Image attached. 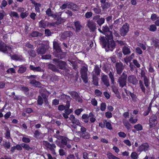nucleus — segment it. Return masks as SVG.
Wrapping results in <instances>:
<instances>
[{
  "label": "nucleus",
  "mask_w": 159,
  "mask_h": 159,
  "mask_svg": "<svg viewBox=\"0 0 159 159\" xmlns=\"http://www.w3.org/2000/svg\"><path fill=\"white\" fill-rule=\"evenodd\" d=\"M52 56L50 54H48L43 55L42 57V58L43 59H51Z\"/></svg>",
  "instance_id": "603ef678"
},
{
  "label": "nucleus",
  "mask_w": 159,
  "mask_h": 159,
  "mask_svg": "<svg viewBox=\"0 0 159 159\" xmlns=\"http://www.w3.org/2000/svg\"><path fill=\"white\" fill-rule=\"evenodd\" d=\"M124 124L128 130L131 128V125L127 121L124 122Z\"/></svg>",
  "instance_id": "a18cd8bd"
},
{
  "label": "nucleus",
  "mask_w": 159,
  "mask_h": 159,
  "mask_svg": "<svg viewBox=\"0 0 159 159\" xmlns=\"http://www.w3.org/2000/svg\"><path fill=\"white\" fill-rule=\"evenodd\" d=\"M109 77L111 80V84L114 85L115 84V79L114 76V74L113 73L110 71L108 74Z\"/></svg>",
  "instance_id": "c756f323"
},
{
  "label": "nucleus",
  "mask_w": 159,
  "mask_h": 159,
  "mask_svg": "<svg viewBox=\"0 0 159 159\" xmlns=\"http://www.w3.org/2000/svg\"><path fill=\"white\" fill-rule=\"evenodd\" d=\"M3 146L7 148H9L10 147V143L9 142H5L3 144Z\"/></svg>",
  "instance_id": "69168bd1"
},
{
  "label": "nucleus",
  "mask_w": 159,
  "mask_h": 159,
  "mask_svg": "<svg viewBox=\"0 0 159 159\" xmlns=\"http://www.w3.org/2000/svg\"><path fill=\"white\" fill-rule=\"evenodd\" d=\"M26 68L24 66H21L19 68L18 70V72L19 73L22 74L26 71Z\"/></svg>",
  "instance_id": "e433bc0d"
},
{
  "label": "nucleus",
  "mask_w": 159,
  "mask_h": 159,
  "mask_svg": "<svg viewBox=\"0 0 159 159\" xmlns=\"http://www.w3.org/2000/svg\"><path fill=\"white\" fill-rule=\"evenodd\" d=\"M30 83L34 86L37 87L38 85H40L41 83L39 81H37L35 80H30Z\"/></svg>",
  "instance_id": "7c9ffc66"
},
{
  "label": "nucleus",
  "mask_w": 159,
  "mask_h": 159,
  "mask_svg": "<svg viewBox=\"0 0 159 159\" xmlns=\"http://www.w3.org/2000/svg\"><path fill=\"white\" fill-rule=\"evenodd\" d=\"M70 95L74 99H75L79 95L78 93L75 91H72L70 93Z\"/></svg>",
  "instance_id": "6e6d98bb"
},
{
  "label": "nucleus",
  "mask_w": 159,
  "mask_h": 159,
  "mask_svg": "<svg viewBox=\"0 0 159 159\" xmlns=\"http://www.w3.org/2000/svg\"><path fill=\"white\" fill-rule=\"evenodd\" d=\"M105 19L104 18H100L96 22L99 26H101L105 22Z\"/></svg>",
  "instance_id": "72a5a7b5"
},
{
  "label": "nucleus",
  "mask_w": 159,
  "mask_h": 159,
  "mask_svg": "<svg viewBox=\"0 0 159 159\" xmlns=\"http://www.w3.org/2000/svg\"><path fill=\"white\" fill-rule=\"evenodd\" d=\"M150 148L149 144L147 143H143L139 146L137 148L138 152H142L143 151L146 152L148 151Z\"/></svg>",
  "instance_id": "9d476101"
},
{
  "label": "nucleus",
  "mask_w": 159,
  "mask_h": 159,
  "mask_svg": "<svg viewBox=\"0 0 159 159\" xmlns=\"http://www.w3.org/2000/svg\"><path fill=\"white\" fill-rule=\"evenodd\" d=\"M6 47V44L0 40V51L3 52H6L7 51Z\"/></svg>",
  "instance_id": "aec40b11"
},
{
  "label": "nucleus",
  "mask_w": 159,
  "mask_h": 159,
  "mask_svg": "<svg viewBox=\"0 0 159 159\" xmlns=\"http://www.w3.org/2000/svg\"><path fill=\"white\" fill-rule=\"evenodd\" d=\"M68 8H70L73 10L76 11L78 9L77 5L72 2H68Z\"/></svg>",
  "instance_id": "5701e85b"
},
{
  "label": "nucleus",
  "mask_w": 159,
  "mask_h": 159,
  "mask_svg": "<svg viewBox=\"0 0 159 159\" xmlns=\"http://www.w3.org/2000/svg\"><path fill=\"white\" fill-rule=\"evenodd\" d=\"M47 15L49 16H52V12L50 8H48L46 11Z\"/></svg>",
  "instance_id": "0e129e2a"
},
{
  "label": "nucleus",
  "mask_w": 159,
  "mask_h": 159,
  "mask_svg": "<svg viewBox=\"0 0 159 159\" xmlns=\"http://www.w3.org/2000/svg\"><path fill=\"white\" fill-rule=\"evenodd\" d=\"M152 42L154 46L156 47L159 46V40L158 39H153Z\"/></svg>",
  "instance_id": "5fc2aeb1"
},
{
  "label": "nucleus",
  "mask_w": 159,
  "mask_h": 159,
  "mask_svg": "<svg viewBox=\"0 0 159 159\" xmlns=\"http://www.w3.org/2000/svg\"><path fill=\"white\" fill-rule=\"evenodd\" d=\"M119 75L118 80L117 83L119 86L123 88L126 86L127 83V75L124 72L122 73V74Z\"/></svg>",
  "instance_id": "f257e3e1"
},
{
  "label": "nucleus",
  "mask_w": 159,
  "mask_h": 159,
  "mask_svg": "<svg viewBox=\"0 0 159 159\" xmlns=\"http://www.w3.org/2000/svg\"><path fill=\"white\" fill-rule=\"evenodd\" d=\"M73 35V33L70 31H66L63 33L61 35V39H66L68 37H70Z\"/></svg>",
  "instance_id": "2eb2a0df"
},
{
  "label": "nucleus",
  "mask_w": 159,
  "mask_h": 159,
  "mask_svg": "<svg viewBox=\"0 0 159 159\" xmlns=\"http://www.w3.org/2000/svg\"><path fill=\"white\" fill-rule=\"evenodd\" d=\"M38 104L40 105H42L43 103V100L42 98L40 96L38 97V99L37 100Z\"/></svg>",
  "instance_id": "37998d69"
},
{
  "label": "nucleus",
  "mask_w": 159,
  "mask_h": 159,
  "mask_svg": "<svg viewBox=\"0 0 159 159\" xmlns=\"http://www.w3.org/2000/svg\"><path fill=\"white\" fill-rule=\"evenodd\" d=\"M129 93L132 101L134 102H136L137 100V98L136 95L133 93L130 92H129Z\"/></svg>",
  "instance_id": "58836bf2"
},
{
  "label": "nucleus",
  "mask_w": 159,
  "mask_h": 159,
  "mask_svg": "<svg viewBox=\"0 0 159 159\" xmlns=\"http://www.w3.org/2000/svg\"><path fill=\"white\" fill-rule=\"evenodd\" d=\"M94 13L96 14H100L101 12V10L98 7H95L93 9Z\"/></svg>",
  "instance_id": "de8ad7c7"
},
{
  "label": "nucleus",
  "mask_w": 159,
  "mask_h": 159,
  "mask_svg": "<svg viewBox=\"0 0 159 159\" xmlns=\"http://www.w3.org/2000/svg\"><path fill=\"white\" fill-rule=\"evenodd\" d=\"M137 121L138 120L137 119H134L133 117L131 116H130V118L129 119V121L132 124H135L137 122Z\"/></svg>",
  "instance_id": "052dcab7"
},
{
  "label": "nucleus",
  "mask_w": 159,
  "mask_h": 159,
  "mask_svg": "<svg viewBox=\"0 0 159 159\" xmlns=\"http://www.w3.org/2000/svg\"><path fill=\"white\" fill-rule=\"evenodd\" d=\"M144 81L145 86L146 87H148L149 86V80L147 77H145V78H144Z\"/></svg>",
  "instance_id": "774afa93"
},
{
  "label": "nucleus",
  "mask_w": 159,
  "mask_h": 159,
  "mask_svg": "<svg viewBox=\"0 0 159 159\" xmlns=\"http://www.w3.org/2000/svg\"><path fill=\"white\" fill-rule=\"evenodd\" d=\"M29 68L30 70H32L34 71L42 72L43 70L39 66L35 67L33 65H30Z\"/></svg>",
  "instance_id": "6ab92c4d"
},
{
  "label": "nucleus",
  "mask_w": 159,
  "mask_h": 159,
  "mask_svg": "<svg viewBox=\"0 0 159 159\" xmlns=\"http://www.w3.org/2000/svg\"><path fill=\"white\" fill-rule=\"evenodd\" d=\"M53 48L55 50V52L61 51V50L57 43L56 42H53Z\"/></svg>",
  "instance_id": "f704fd0d"
},
{
  "label": "nucleus",
  "mask_w": 159,
  "mask_h": 159,
  "mask_svg": "<svg viewBox=\"0 0 159 159\" xmlns=\"http://www.w3.org/2000/svg\"><path fill=\"white\" fill-rule=\"evenodd\" d=\"M24 50L26 51H28V53L30 57H34L36 56V53L34 50L31 49L27 51L26 49H24Z\"/></svg>",
  "instance_id": "cd10ccee"
},
{
  "label": "nucleus",
  "mask_w": 159,
  "mask_h": 159,
  "mask_svg": "<svg viewBox=\"0 0 159 159\" xmlns=\"http://www.w3.org/2000/svg\"><path fill=\"white\" fill-rule=\"evenodd\" d=\"M69 119L71 121L72 123L73 124H75L77 125H79L80 124L79 120L75 118V116L73 115H70Z\"/></svg>",
  "instance_id": "f3484780"
},
{
  "label": "nucleus",
  "mask_w": 159,
  "mask_h": 159,
  "mask_svg": "<svg viewBox=\"0 0 159 159\" xmlns=\"http://www.w3.org/2000/svg\"><path fill=\"white\" fill-rule=\"evenodd\" d=\"M54 55L55 57H57L59 59H62L64 58L66 56L65 53L63 52L61 50L56 52H54Z\"/></svg>",
  "instance_id": "4468645a"
},
{
  "label": "nucleus",
  "mask_w": 159,
  "mask_h": 159,
  "mask_svg": "<svg viewBox=\"0 0 159 159\" xmlns=\"http://www.w3.org/2000/svg\"><path fill=\"white\" fill-rule=\"evenodd\" d=\"M157 123V117L155 115L151 116L149 119V124L150 128L155 127Z\"/></svg>",
  "instance_id": "1a4fd4ad"
},
{
  "label": "nucleus",
  "mask_w": 159,
  "mask_h": 159,
  "mask_svg": "<svg viewBox=\"0 0 159 159\" xmlns=\"http://www.w3.org/2000/svg\"><path fill=\"white\" fill-rule=\"evenodd\" d=\"M48 48L47 46H40L37 49L36 51L38 55L45 54Z\"/></svg>",
  "instance_id": "f8f14e48"
},
{
  "label": "nucleus",
  "mask_w": 159,
  "mask_h": 159,
  "mask_svg": "<svg viewBox=\"0 0 159 159\" xmlns=\"http://www.w3.org/2000/svg\"><path fill=\"white\" fill-rule=\"evenodd\" d=\"M122 51L124 55H128L130 53V48L125 46L122 48Z\"/></svg>",
  "instance_id": "b1692460"
},
{
  "label": "nucleus",
  "mask_w": 159,
  "mask_h": 159,
  "mask_svg": "<svg viewBox=\"0 0 159 159\" xmlns=\"http://www.w3.org/2000/svg\"><path fill=\"white\" fill-rule=\"evenodd\" d=\"M22 141L24 143H28L30 142V138L26 137H23L22 138Z\"/></svg>",
  "instance_id": "13d9d810"
},
{
  "label": "nucleus",
  "mask_w": 159,
  "mask_h": 159,
  "mask_svg": "<svg viewBox=\"0 0 159 159\" xmlns=\"http://www.w3.org/2000/svg\"><path fill=\"white\" fill-rule=\"evenodd\" d=\"M107 157L109 159H120L118 157L114 156L110 152L108 153L107 154Z\"/></svg>",
  "instance_id": "4c0bfd02"
},
{
  "label": "nucleus",
  "mask_w": 159,
  "mask_h": 159,
  "mask_svg": "<svg viewBox=\"0 0 159 159\" xmlns=\"http://www.w3.org/2000/svg\"><path fill=\"white\" fill-rule=\"evenodd\" d=\"M131 157L132 159H137L138 157V155L136 152H133L131 154Z\"/></svg>",
  "instance_id": "09e8293b"
},
{
  "label": "nucleus",
  "mask_w": 159,
  "mask_h": 159,
  "mask_svg": "<svg viewBox=\"0 0 159 159\" xmlns=\"http://www.w3.org/2000/svg\"><path fill=\"white\" fill-rule=\"evenodd\" d=\"M110 40H107V43L104 47L107 52L112 51L116 47V44L115 41L112 39Z\"/></svg>",
  "instance_id": "20e7f679"
},
{
  "label": "nucleus",
  "mask_w": 159,
  "mask_h": 159,
  "mask_svg": "<svg viewBox=\"0 0 159 159\" xmlns=\"http://www.w3.org/2000/svg\"><path fill=\"white\" fill-rule=\"evenodd\" d=\"M134 128L137 131L141 130L143 129L142 126L140 124L135 125L134 126Z\"/></svg>",
  "instance_id": "79ce46f5"
},
{
  "label": "nucleus",
  "mask_w": 159,
  "mask_h": 159,
  "mask_svg": "<svg viewBox=\"0 0 159 159\" xmlns=\"http://www.w3.org/2000/svg\"><path fill=\"white\" fill-rule=\"evenodd\" d=\"M128 81L134 85H136L138 83V80L136 77L133 75H129L127 77Z\"/></svg>",
  "instance_id": "ddd939ff"
},
{
  "label": "nucleus",
  "mask_w": 159,
  "mask_h": 159,
  "mask_svg": "<svg viewBox=\"0 0 159 159\" xmlns=\"http://www.w3.org/2000/svg\"><path fill=\"white\" fill-rule=\"evenodd\" d=\"M46 24L44 20H42L39 22V27L45 28L46 27Z\"/></svg>",
  "instance_id": "a19ab883"
},
{
  "label": "nucleus",
  "mask_w": 159,
  "mask_h": 159,
  "mask_svg": "<svg viewBox=\"0 0 159 159\" xmlns=\"http://www.w3.org/2000/svg\"><path fill=\"white\" fill-rule=\"evenodd\" d=\"M101 80L103 83L104 85L107 87L109 86L110 85L109 80L108 76L106 75H103L102 76Z\"/></svg>",
  "instance_id": "dca6fc26"
},
{
  "label": "nucleus",
  "mask_w": 159,
  "mask_h": 159,
  "mask_svg": "<svg viewBox=\"0 0 159 159\" xmlns=\"http://www.w3.org/2000/svg\"><path fill=\"white\" fill-rule=\"evenodd\" d=\"M65 21V19L59 17L57 19L56 24L57 25H59L61 24L62 23L64 22Z\"/></svg>",
  "instance_id": "c03bdc74"
},
{
  "label": "nucleus",
  "mask_w": 159,
  "mask_h": 159,
  "mask_svg": "<svg viewBox=\"0 0 159 159\" xmlns=\"http://www.w3.org/2000/svg\"><path fill=\"white\" fill-rule=\"evenodd\" d=\"M68 140V139L64 136L61 140V142L57 140L55 141L56 144L58 146L61 148H65L66 144H67Z\"/></svg>",
  "instance_id": "39448f33"
},
{
  "label": "nucleus",
  "mask_w": 159,
  "mask_h": 159,
  "mask_svg": "<svg viewBox=\"0 0 159 159\" xmlns=\"http://www.w3.org/2000/svg\"><path fill=\"white\" fill-rule=\"evenodd\" d=\"M93 13L91 11L87 12L85 14V16L86 18L89 19L91 17Z\"/></svg>",
  "instance_id": "864d4df0"
},
{
  "label": "nucleus",
  "mask_w": 159,
  "mask_h": 159,
  "mask_svg": "<svg viewBox=\"0 0 159 159\" xmlns=\"http://www.w3.org/2000/svg\"><path fill=\"white\" fill-rule=\"evenodd\" d=\"M48 68L54 72H59V70L56 66L52 64L49 63L48 66Z\"/></svg>",
  "instance_id": "412c9836"
},
{
  "label": "nucleus",
  "mask_w": 159,
  "mask_h": 159,
  "mask_svg": "<svg viewBox=\"0 0 159 159\" xmlns=\"http://www.w3.org/2000/svg\"><path fill=\"white\" fill-rule=\"evenodd\" d=\"M93 84L96 85L97 86L98 85V77L95 75V74H93Z\"/></svg>",
  "instance_id": "c85d7f7f"
},
{
  "label": "nucleus",
  "mask_w": 159,
  "mask_h": 159,
  "mask_svg": "<svg viewBox=\"0 0 159 159\" xmlns=\"http://www.w3.org/2000/svg\"><path fill=\"white\" fill-rule=\"evenodd\" d=\"M115 68L117 74L120 75L124 70L125 66L121 62H117L115 65Z\"/></svg>",
  "instance_id": "6e6552de"
},
{
  "label": "nucleus",
  "mask_w": 159,
  "mask_h": 159,
  "mask_svg": "<svg viewBox=\"0 0 159 159\" xmlns=\"http://www.w3.org/2000/svg\"><path fill=\"white\" fill-rule=\"evenodd\" d=\"M86 25L91 31L94 32L96 29V24L92 20H88Z\"/></svg>",
  "instance_id": "9b49d317"
},
{
  "label": "nucleus",
  "mask_w": 159,
  "mask_h": 159,
  "mask_svg": "<svg viewBox=\"0 0 159 159\" xmlns=\"http://www.w3.org/2000/svg\"><path fill=\"white\" fill-rule=\"evenodd\" d=\"M78 133L80 134V137L84 139H89L90 138V134L87 132L81 134L80 132H79Z\"/></svg>",
  "instance_id": "a878e982"
},
{
  "label": "nucleus",
  "mask_w": 159,
  "mask_h": 159,
  "mask_svg": "<svg viewBox=\"0 0 159 159\" xmlns=\"http://www.w3.org/2000/svg\"><path fill=\"white\" fill-rule=\"evenodd\" d=\"M103 123L105 125L107 128L111 130L112 129V128L111 123L107 121L106 120H104Z\"/></svg>",
  "instance_id": "473e14b6"
},
{
  "label": "nucleus",
  "mask_w": 159,
  "mask_h": 159,
  "mask_svg": "<svg viewBox=\"0 0 159 159\" xmlns=\"http://www.w3.org/2000/svg\"><path fill=\"white\" fill-rule=\"evenodd\" d=\"M66 64L65 62L61 61H59L57 65V68H58L60 69L63 70L65 69Z\"/></svg>",
  "instance_id": "a211bd4d"
},
{
  "label": "nucleus",
  "mask_w": 159,
  "mask_h": 159,
  "mask_svg": "<svg viewBox=\"0 0 159 159\" xmlns=\"http://www.w3.org/2000/svg\"><path fill=\"white\" fill-rule=\"evenodd\" d=\"M10 15L11 17H14L17 18H19V17L18 14L16 12L14 11L11 12Z\"/></svg>",
  "instance_id": "3c124183"
},
{
  "label": "nucleus",
  "mask_w": 159,
  "mask_h": 159,
  "mask_svg": "<svg viewBox=\"0 0 159 159\" xmlns=\"http://www.w3.org/2000/svg\"><path fill=\"white\" fill-rule=\"evenodd\" d=\"M7 3L5 0H3L1 3V4L0 6L1 8L2 9L5 7L7 5Z\"/></svg>",
  "instance_id": "bf43d9fd"
},
{
  "label": "nucleus",
  "mask_w": 159,
  "mask_h": 159,
  "mask_svg": "<svg viewBox=\"0 0 159 159\" xmlns=\"http://www.w3.org/2000/svg\"><path fill=\"white\" fill-rule=\"evenodd\" d=\"M88 69L87 65H86L84 66H82L81 67L80 70L81 77L85 83L88 82Z\"/></svg>",
  "instance_id": "7ed1b4c3"
},
{
  "label": "nucleus",
  "mask_w": 159,
  "mask_h": 159,
  "mask_svg": "<svg viewBox=\"0 0 159 159\" xmlns=\"http://www.w3.org/2000/svg\"><path fill=\"white\" fill-rule=\"evenodd\" d=\"M106 107V105L105 102H102L101 104L100 110L102 111H104Z\"/></svg>",
  "instance_id": "49530a36"
},
{
  "label": "nucleus",
  "mask_w": 159,
  "mask_h": 159,
  "mask_svg": "<svg viewBox=\"0 0 159 159\" xmlns=\"http://www.w3.org/2000/svg\"><path fill=\"white\" fill-rule=\"evenodd\" d=\"M75 31L77 32L80 31L81 28L82 27V25H80V23L79 21L75 22Z\"/></svg>",
  "instance_id": "393cba45"
},
{
  "label": "nucleus",
  "mask_w": 159,
  "mask_h": 159,
  "mask_svg": "<svg viewBox=\"0 0 159 159\" xmlns=\"http://www.w3.org/2000/svg\"><path fill=\"white\" fill-rule=\"evenodd\" d=\"M157 28L155 25H152L150 26L149 30L152 31H155L156 30Z\"/></svg>",
  "instance_id": "338daca9"
},
{
  "label": "nucleus",
  "mask_w": 159,
  "mask_h": 159,
  "mask_svg": "<svg viewBox=\"0 0 159 159\" xmlns=\"http://www.w3.org/2000/svg\"><path fill=\"white\" fill-rule=\"evenodd\" d=\"M112 91L116 94V96L118 98L120 99L121 96L120 95L118 89L115 86H112Z\"/></svg>",
  "instance_id": "4be33fe9"
},
{
  "label": "nucleus",
  "mask_w": 159,
  "mask_h": 159,
  "mask_svg": "<svg viewBox=\"0 0 159 159\" xmlns=\"http://www.w3.org/2000/svg\"><path fill=\"white\" fill-rule=\"evenodd\" d=\"M98 30L100 33L105 35L106 39H113L112 32L110 30L109 28L107 25L103 26L102 27V30L99 29Z\"/></svg>",
  "instance_id": "f03ea898"
},
{
  "label": "nucleus",
  "mask_w": 159,
  "mask_h": 159,
  "mask_svg": "<svg viewBox=\"0 0 159 159\" xmlns=\"http://www.w3.org/2000/svg\"><path fill=\"white\" fill-rule=\"evenodd\" d=\"M129 25L128 24L125 23L120 29V34L121 36H125L126 35V34L129 32Z\"/></svg>",
  "instance_id": "423d86ee"
},
{
  "label": "nucleus",
  "mask_w": 159,
  "mask_h": 159,
  "mask_svg": "<svg viewBox=\"0 0 159 159\" xmlns=\"http://www.w3.org/2000/svg\"><path fill=\"white\" fill-rule=\"evenodd\" d=\"M21 145L24 149L28 151H31L33 149V148L32 147H30L29 144L26 143H22L21 144Z\"/></svg>",
  "instance_id": "bb28decb"
},
{
  "label": "nucleus",
  "mask_w": 159,
  "mask_h": 159,
  "mask_svg": "<svg viewBox=\"0 0 159 159\" xmlns=\"http://www.w3.org/2000/svg\"><path fill=\"white\" fill-rule=\"evenodd\" d=\"M28 14H29L28 12L26 11L25 12H23L21 13L20 15V16L23 19L24 18H25V17L27 16H28Z\"/></svg>",
  "instance_id": "680f3d73"
},
{
  "label": "nucleus",
  "mask_w": 159,
  "mask_h": 159,
  "mask_svg": "<svg viewBox=\"0 0 159 159\" xmlns=\"http://www.w3.org/2000/svg\"><path fill=\"white\" fill-rule=\"evenodd\" d=\"M20 90L23 91L25 93L28 92L29 90V89L27 87H24L22 86L20 88Z\"/></svg>",
  "instance_id": "4d7b16f0"
},
{
  "label": "nucleus",
  "mask_w": 159,
  "mask_h": 159,
  "mask_svg": "<svg viewBox=\"0 0 159 159\" xmlns=\"http://www.w3.org/2000/svg\"><path fill=\"white\" fill-rule=\"evenodd\" d=\"M101 70L97 65H96L94 69V71L95 73V75H100Z\"/></svg>",
  "instance_id": "2f4dec72"
},
{
  "label": "nucleus",
  "mask_w": 159,
  "mask_h": 159,
  "mask_svg": "<svg viewBox=\"0 0 159 159\" xmlns=\"http://www.w3.org/2000/svg\"><path fill=\"white\" fill-rule=\"evenodd\" d=\"M100 42L102 43V45L104 47L107 43L106 39L104 37L101 36L99 38Z\"/></svg>",
  "instance_id": "ea45409f"
},
{
  "label": "nucleus",
  "mask_w": 159,
  "mask_h": 159,
  "mask_svg": "<svg viewBox=\"0 0 159 159\" xmlns=\"http://www.w3.org/2000/svg\"><path fill=\"white\" fill-rule=\"evenodd\" d=\"M110 6V3L108 2H106L102 4V7L103 10L109 8Z\"/></svg>",
  "instance_id": "c9c22d12"
},
{
  "label": "nucleus",
  "mask_w": 159,
  "mask_h": 159,
  "mask_svg": "<svg viewBox=\"0 0 159 159\" xmlns=\"http://www.w3.org/2000/svg\"><path fill=\"white\" fill-rule=\"evenodd\" d=\"M43 145L45 146L46 148L48 150H49L52 152H54L56 146L54 143H50L47 141H44L43 142Z\"/></svg>",
  "instance_id": "0eeeda50"
},
{
  "label": "nucleus",
  "mask_w": 159,
  "mask_h": 159,
  "mask_svg": "<svg viewBox=\"0 0 159 159\" xmlns=\"http://www.w3.org/2000/svg\"><path fill=\"white\" fill-rule=\"evenodd\" d=\"M25 46L29 48L30 49H34V46L33 45H32L31 44H30L29 43H25Z\"/></svg>",
  "instance_id": "e2e57ef3"
},
{
  "label": "nucleus",
  "mask_w": 159,
  "mask_h": 159,
  "mask_svg": "<svg viewBox=\"0 0 159 159\" xmlns=\"http://www.w3.org/2000/svg\"><path fill=\"white\" fill-rule=\"evenodd\" d=\"M11 58L14 60H19L20 59V57L16 54L11 56Z\"/></svg>",
  "instance_id": "8fccbe9b"
}]
</instances>
